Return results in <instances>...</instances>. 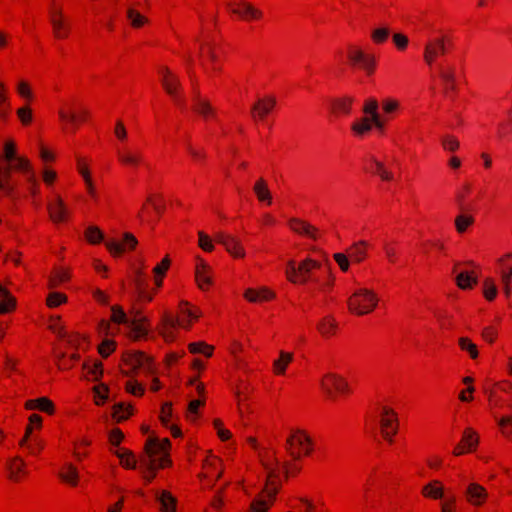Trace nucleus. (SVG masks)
Here are the masks:
<instances>
[{
	"instance_id": "f257e3e1",
	"label": "nucleus",
	"mask_w": 512,
	"mask_h": 512,
	"mask_svg": "<svg viewBox=\"0 0 512 512\" xmlns=\"http://www.w3.org/2000/svg\"><path fill=\"white\" fill-rule=\"evenodd\" d=\"M170 448L169 439L158 440L157 438H149L145 445L146 458L142 460L145 467L143 477L150 482L155 477V469L164 467L168 460V450Z\"/></svg>"
},
{
	"instance_id": "f03ea898",
	"label": "nucleus",
	"mask_w": 512,
	"mask_h": 512,
	"mask_svg": "<svg viewBox=\"0 0 512 512\" xmlns=\"http://www.w3.org/2000/svg\"><path fill=\"white\" fill-rule=\"evenodd\" d=\"M322 268L320 262L311 258H306L298 265L295 261L290 260L287 263L286 275L290 282L305 284L308 281L319 282L318 278L314 276V270Z\"/></svg>"
},
{
	"instance_id": "7ed1b4c3",
	"label": "nucleus",
	"mask_w": 512,
	"mask_h": 512,
	"mask_svg": "<svg viewBox=\"0 0 512 512\" xmlns=\"http://www.w3.org/2000/svg\"><path fill=\"white\" fill-rule=\"evenodd\" d=\"M111 311V320L116 324H123L127 326L132 338L139 339L147 335V328L144 325L146 322L145 317L136 313L133 318H129L119 306H113Z\"/></svg>"
},
{
	"instance_id": "20e7f679",
	"label": "nucleus",
	"mask_w": 512,
	"mask_h": 512,
	"mask_svg": "<svg viewBox=\"0 0 512 512\" xmlns=\"http://www.w3.org/2000/svg\"><path fill=\"white\" fill-rule=\"evenodd\" d=\"M265 469L267 470V482L263 492L269 499V502L265 497L254 499L250 505L251 512H267L278 491V486L274 481L278 477L276 468L265 464Z\"/></svg>"
},
{
	"instance_id": "39448f33",
	"label": "nucleus",
	"mask_w": 512,
	"mask_h": 512,
	"mask_svg": "<svg viewBox=\"0 0 512 512\" xmlns=\"http://www.w3.org/2000/svg\"><path fill=\"white\" fill-rule=\"evenodd\" d=\"M378 299L368 289L356 290L348 299V307L357 315L368 314L377 306Z\"/></svg>"
},
{
	"instance_id": "423d86ee",
	"label": "nucleus",
	"mask_w": 512,
	"mask_h": 512,
	"mask_svg": "<svg viewBox=\"0 0 512 512\" xmlns=\"http://www.w3.org/2000/svg\"><path fill=\"white\" fill-rule=\"evenodd\" d=\"M124 362L131 372L142 371L146 374L154 373L152 359L139 351H130L124 354Z\"/></svg>"
},
{
	"instance_id": "0eeeda50",
	"label": "nucleus",
	"mask_w": 512,
	"mask_h": 512,
	"mask_svg": "<svg viewBox=\"0 0 512 512\" xmlns=\"http://www.w3.org/2000/svg\"><path fill=\"white\" fill-rule=\"evenodd\" d=\"M312 444L311 438L302 430L293 431L286 440V450L294 461L300 460L301 450Z\"/></svg>"
},
{
	"instance_id": "6e6552de",
	"label": "nucleus",
	"mask_w": 512,
	"mask_h": 512,
	"mask_svg": "<svg viewBox=\"0 0 512 512\" xmlns=\"http://www.w3.org/2000/svg\"><path fill=\"white\" fill-rule=\"evenodd\" d=\"M229 10L244 21L261 19L263 12L245 0L228 4Z\"/></svg>"
},
{
	"instance_id": "1a4fd4ad",
	"label": "nucleus",
	"mask_w": 512,
	"mask_h": 512,
	"mask_svg": "<svg viewBox=\"0 0 512 512\" xmlns=\"http://www.w3.org/2000/svg\"><path fill=\"white\" fill-rule=\"evenodd\" d=\"M446 53V44L443 37L429 40L424 47V61L431 66L436 58Z\"/></svg>"
},
{
	"instance_id": "9d476101",
	"label": "nucleus",
	"mask_w": 512,
	"mask_h": 512,
	"mask_svg": "<svg viewBox=\"0 0 512 512\" xmlns=\"http://www.w3.org/2000/svg\"><path fill=\"white\" fill-rule=\"evenodd\" d=\"M215 240L217 243L223 245L227 252H229L232 256L244 257L245 252L240 244V241L236 237L224 232H218L215 235Z\"/></svg>"
},
{
	"instance_id": "9b49d317",
	"label": "nucleus",
	"mask_w": 512,
	"mask_h": 512,
	"mask_svg": "<svg viewBox=\"0 0 512 512\" xmlns=\"http://www.w3.org/2000/svg\"><path fill=\"white\" fill-rule=\"evenodd\" d=\"M320 384L329 397L333 396V388L337 392H346L348 390L347 382L340 376L333 373L326 374Z\"/></svg>"
},
{
	"instance_id": "f8f14e48",
	"label": "nucleus",
	"mask_w": 512,
	"mask_h": 512,
	"mask_svg": "<svg viewBox=\"0 0 512 512\" xmlns=\"http://www.w3.org/2000/svg\"><path fill=\"white\" fill-rule=\"evenodd\" d=\"M348 58L352 64H360L368 73H372L375 65L374 58L365 54L361 49L351 47Z\"/></svg>"
},
{
	"instance_id": "ddd939ff",
	"label": "nucleus",
	"mask_w": 512,
	"mask_h": 512,
	"mask_svg": "<svg viewBox=\"0 0 512 512\" xmlns=\"http://www.w3.org/2000/svg\"><path fill=\"white\" fill-rule=\"evenodd\" d=\"M276 105V99L269 96L265 99H259L252 107L251 114L255 120H263Z\"/></svg>"
},
{
	"instance_id": "4468645a",
	"label": "nucleus",
	"mask_w": 512,
	"mask_h": 512,
	"mask_svg": "<svg viewBox=\"0 0 512 512\" xmlns=\"http://www.w3.org/2000/svg\"><path fill=\"white\" fill-rule=\"evenodd\" d=\"M289 227L295 233L300 235H304L310 239L317 240L318 239V230L316 227L312 226L306 221H303L298 218H291L289 220Z\"/></svg>"
},
{
	"instance_id": "2eb2a0df",
	"label": "nucleus",
	"mask_w": 512,
	"mask_h": 512,
	"mask_svg": "<svg viewBox=\"0 0 512 512\" xmlns=\"http://www.w3.org/2000/svg\"><path fill=\"white\" fill-rule=\"evenodd\" d=\"M162 335L166 341H173L175 338L174 330L179 325L184 328L189 327V322L186 324L184 320L176 319L168 314H165L162 319Z\"/></svg>"
},
{
	"instance_id": "dca6fc26",
	"label": "nucleus",
	"mask_w": 512,
	"mask_h": 512,
	"mask_svg": "<svg viewBox=\"0 0 512 512\" xmlns=\"http://www.w3.org/2000/svg\"><path fill=\"white\" fill-rule=\"evenodd\" d=\"M381 434L385 440L391 443V435L389 429L397 426V418L395 412L387 407L382 409V418L380 420Z\"/></svg>"
},
{
	"instance_id": "f3484780",
	"label": "nucleus",
	"mask_w": 512,
	"mask_h": 512,
	"mask_svg": "<svg viewBox=\"0 0 512 512\" xmlns=\"http://www.w3.org/2000/svg\"><path fill=\"white\" fill-rule=\"evenodd\" d=\"M12 165H7L0 169V190L8 197L15 199L17 197L16 187L11 182Z\"/></svg>"
},
{
	"instance_id": "a211bd4d",
	"label": "nucleus",
	"mask_w": 512,
	"mask_h": 512,
	"mask_svg": "<svg viewBox=\"0 0 512 512\" xmlns=\"http://www.w3.org/2000/svg\"><path fill=\"white\" fill-rule=\"evenodd\" d=\"M372 124L379 129L383 128L384 122L380 118L379 114L374 115L372 118L364 117L360 121L353 123L352 130L358 135H363L372 129Z\"/></svg>"
},
{
	"instance_id": "6ab92c4d",
	"label": "nucleus",
	"mask_w": 512,
	"mask_h": 512,
	"mask_svg": "<svg viewBox=\"0 0 512 512\" xmlns=\"http://www.w3.org/2000/svg\"><path fill=\"white\" fill-rule=\"evenodd\" d=\"M467 500L473 505H481L487 497V492L481 485L471 483L465 490Z\"/></svg>"
},
{
	"instance_id": "aec40b11",
	"label": "nucleus",
	"mask_w": 512,
	"mask_h": 512,
	"mask_svg": "<svg viewBox=\"0 0 512 512\" xmlns=\"http://www.w3.org/2000/svg\"><path fill=\"white\" fill-rule=\"evenodd\" d=\"M48 211L53 222H62L66 218L67 210L63 200L57 196L55 200L48 204Z\"/></svg>"
},
{
	"instance_id": "412c9836",
	"label": "nucleus",
	"mask_w": 512,
	"mask_h": 512,
	"mask_svg": "<svg viewBox=\"0 0 512 512\" xmlns=\"http://www.w3.org/2000/svg\"><path fill=\"white\" fill-rule=\"evenodd\" d=\"M117 157L120 163L126 166L136 167L142 163V155L140 152H134L131 150H117Z\"/></svg>"
},
{
	"instance_id": "4be33fe9",
	"label": "nucleus",
	"mask_w": 512,
	"mask_h": 512,
	"mask_svg": "<svg viewBox=\"0 0 512 512\" xmlns=\"http://www.w3.org/2000/svg\"><path fill=\"white\" fill-rule=\"evenodd\" d=\"M209 269V266L203 260L198 261L196 265V280L201 289H205L206 286L211 284Z\"/></svg>"
},
{
	"instance_id": "5701e85b",
	"label": "nucleus",
	"mask_w": 512,
	"mask_h": 512,
	"mask_svg": "<svg viewBox=\"0 0 512 512\" xmlns=\"http://www.w3.org/2000/svg\"><path fill=\"white\" fill-rule=\"evenodd\" d=\"M25 408L28 410L39 409V410L49 413V414H52L54 411L53 403L46 397L28 400L25 403Z\"/></svg>"
},
{
	"instance_id": "b1692460",
	"label": "nucleus",
	"mask_w": 512,
	"mask_h": 512,
	"mask_svg": "<svg viewBox=\"0 0 512 512\" xmlns=\"http://www.w3.org/2000/svg\"><path fill=\"white\" fill-rule=\"evenodd\" d=\"M253 190L260 202H266L267 204L272 203V196L268 189L267 182L263 178H259L254 187Z\"/></svg>"
},
{
	"instance_id": "393cba45",
	"label": "nucleus",
	"mask_w": 512,
	"mask_h": 512,
	"mask_svg": "<svg viewBox=\"0 0 512 512\" xmlns=\"http://www.w3.org/2000/svg\"><path fill=\"white\" fill-rule=\"evenodd\" d=\"M50 23L52 25L54 36H61V31L65 28V19L61 9L53 8L51 10Z\"/></svg>"
},
{
	"instance_id": "a878e982",
	"label": "nucleus",
	"mask_w": 512,
	"mask_h": 512,
	"mask_svg": "<svg viewBox=\"0 0 512 512\" xmlns=\"http://www.w3.org/2000/svg\"><path fill=\"white\" fill-rule=\"evenodd\" d=\"M156 500L160 503L162 512H175L176 499L168 491L157 493Z\"/></svg>"
},
{
	"instance_id": "bb28decb",
	"label": "nucleus",
	"mask_w": 512,
	"mask_h": 512,
	"mask_svg": "<svg viewBox=\"0 0 512 512\" xmlns=\"http://www.w3.org/2000/svg\"><path fill=\"white\" fill-rule=\"evenodd\" d=\"M0 298L3 300L0 302V314L10 312L15 307V299L11 296L9 291L2 286L0 283Z\"/></svg>"
},
{
	"instance_id": "cd10ccee",
	"label": "nucleus",
	"mask_w": 512,
	"mask_h": 512,
	"mask_svg": "<svg viewBox=\"0 0 512 512\" xmlns=\"http://www.w3.org/2000/svg\"><path fill=\"white\" fill-rule=\"evenodd\" d=\"M455 281L460 289L466 290L477 284V277L468 271H462L456 275Z\"/></svg>"
},
{
	"instance_id": "c85d7f7f",
	"label": "nucleus",
	"mask_w": 512,
	"mask_h": 512,
	"mask_svg": "<svg viewBox=\"0 0 512 512\" xmlns=\"http://www.w3.org/2000/svg\"><path fill=\"white\" fill-rule=\"evenodd\" d=\"M162 85L165 91L172 96L177 102H180L178 97V90L181 86L177 76H171L170 78L162 79Z\"/></svg>"
},
{
	"instance_id": "c756f323",
	"label": "nucleus",
	"mask_w": 512,
	"mask_h": 512,
	"mask_svg": "<svg viewBox=\"0 0 512 512\" xmlns=\"http://www.w3.org/2000/svg\"><path fill=\"white\" fill-rule=\"evenodd\" d=\"M194 110L203 117L214 116V109L210 103L202 99L198 93L194 97Z\"/></svg>"
},
{
	"instance_id": "7c9ffc66",
	"label": "nucleus",
	"mask_w": 512,
	"mask_h": 512,
	"mask_svg": "<svg viewBox=\"0 0 512 512\" xmlns=\"http://www.w3.org/2000/svg\"><path fill=\"white\" fill-rule=\"evenodd\" d=\"M366 242L365 241H359L354 243L349 249H348V255L349 257L355 261V262H361L366 257Z\"/></svg>"
},
{
	"instance_id": "2f4dec72",
	"label": "nucleus",
	"mask_w": 512,
	"mask_h": 512,
	"mask_svg": "<svg viewBox=\"0 0 512 512\" xmlns=\"http://www.w3.org/2000/svg\"><path fill=\"white\" fill-rule=\"evenodd\" d=\"M16 161L15 165L13 166V169L23 171L27 175L28 182H35V174L33 170L30 167V163L27 159L16 157L14 159Z\"/></svg>"
},
{
	"instance_id": "473e14b6",
	"label": "nucleus",
	"mask_w": 512,
	"mask_h": 512,
	"mask_svg": "<svg viewBox=\"0 0 512 512\" xmlns=\"http://www.w3.org/2000/svg\"><path fill=\"white\" fill-rule=\"evenodd\" d=\"M467 211H461L455 218V228L458 233H464L468 226L474 222V218L471 215L466 214Z\"/></svg>"
},
{
	"instance_id": "72a5a7b5",
	"label": "nucleus",
	"mask_w": 512,
	"mask_h": 512,
	"mask_svg": "<svg viewBox=\"0 0 512 512\" xmlns=\"http://www.w3.org/2000/svg\"><path fill=\"white\" fill-rule=\"evenodd\" d=\"M293 360V355L291 353H286L284 351L280 352L279 359H276L273 363L274 371L277 374H283L287 365Z\"/></svg>"
},
{
	"instance_id": "f704fd0d",
	"label": "nucleus",
	"mask_w": 512,
	"mask_h": 512,
	"mask_svg": "<svg viewBox=\"0 0 512 512\" xmlns=\"http://www.w3.org/2000/svg\"><path fill=\"white\" fill-rule=\"evenodd\" d=\"M422 493L434 499H440L443 497V488L439 486L438 481H432L423 487Z\"/></svg>"
},
{
	"instance_id": "c9c22d12",
	"label": "nucleus",
	"mask_w": 512,
	"mask_h": 512,
	"mask_svg": "<svg viewBox=\"0 0 512 512\" xmlns=\"http://www.w3.org/2000/svg\"><path fill=\"white\" fill-rule=\"evenodd\" d=\"M115 454L125 468L134 469L136 467V460L131 451L127 449H120L116 451Z\"/></svg>"
},
{
	"instance_id": "e433bc0d",
	"label": "nucleus",
	"mask_w": 512,
	"mask_h": 512,
	"mask_svg": "<svg viewBox=\"0 0 512 512\" xmlns=\"http://www.w3.org/2000/svg\"><path fill=\"white\" fill-rule=\"evenodd\" d=\"M25 462L20 457L13 458L7 465V468L10 472V478L17 481L18 474L23 472Z\"/></svg>"
},
{
	"instance_id": "4c0bfd02",
	"label": "nucleus",
	"mask_w": 512,
	"mask_h": 512,
	"mask_svg": "<svg viewBox=\"0 0 512 512\" xmlns=\"http://www.w3.org/2000/svg\"><path fill=\"white\" fill-rule=\"evenodd\" d=\"M66 469H67L66 472L59 473V477L63 481L71 484L72 486H75L77 484V480L79 477L77 469L72 464H68L66 466Z\"/></svg>"
},
{
	"instance_id": "58836bf2",
	"label": "nucleus",
	"mask_w": 512,
	"mask_h": 512,
	"mask_svg": "<svg viewBox=\"0 0 512 512\" xmlns=\"http://www.w3.org/2000/svg\"><path fill=\"white\" fill-rule=\"evenodd\" d=\"M189 351L193 354H204L206 357H210L213 352V347L206 344L205 342H194L190 343Z\"/></svg>"
},
{
	"instance_id": "ea45409f",
	"label": "nucleus",
	"mask_w": 512,
	"mask_h": 512,
	"mask_svg": "<svg viewBox=\"0 0 512 512\" xmlns=\"http://www.w3.org/2000/svg\"><path fill=\"white\" fill-rule=\"evenodd\" d=\"M439 76L443 81V84H448V88H453V82L456 81V75L453 67L444 68L442 66L439 67Z\"/></svg>"
},
{
	"instance_id": "a19ab883",
	"label": "nucleus",
	"mask_w": 512,
	"mask_h": 512,
	"mask_svg": "<svg viewBox=\"0 0 512 512\" xmlns=\"http://www.w3.org/2000/svg\"><path fill=\"white\" fill-rule=\"evenodd\" d=\"M127 18L130 20L131 25L134 28H139L143 26L148 20L143 15H141L138 11L133 8L127 9Z\"/></svg>"
},
{
	"instance_id": "79ce46f5",
	"label": "nucleus",
	"mask_w": 512,
	"mask_h": 512,
	"mask_svg": "<svg viewBox=\"0 0 512 512\" xmlns=\"http://www.w3.org/2000/svg\"><path fill=\"white\" fill-rule=\"evenodd\" d=\"M483 294L488 301L495 299L497 295V287L491 278H486L483 282Z\"/></svg>"
},
{
	"instance_id": "37998d69",
	"label": "nucleus",
	"mask_w": 512,
	"mask_h": 512,
	"mask_svg": "<svg viewBox=\"0 0 512 512\" xmlns=\"http://www.w3.org/2000/svg\"><path fill=\"white\" fill-rule=\"evenodd\" d=\"M462 443L468 450H473L478 444V437L476 433L472 429L465 430Z\"/></svg>"
},
{
	"instance_id": "c03bdc74",
	"label": "nucleus",
	"mask_w": 512,
	"mask_h": 512,
	"mask_svg": "<svg viewBox=\"0 0 512 512\" xmlns=\"http://www.w3.org/2000/svg\"><path fill=\"white\" fill-rule=\"evenodd\" d=\"M390 35V29L388 27H379L372 31L371 38L376 44L384 43Z\"/></svg>"
},
{
	"instance_id": "a18cd8bd",
	"label": "nucleus",
	"mask_w": 512,
	"mask_h": 512,
	"mask_svg": "<svg viewBox=\"0 0 512 512\" xmlns=\"http://www.w3.org/2000/svg\"><path fill=\"white\" fill-rule=\"evenodd\" d=\"M501 281L503 283V291L506 296L510 295L509 283L512 278V266H504L500 272Z\"/></svg>"
},
{
	"instance_id": "49530a36",
	"label": "nucleus",
	"mask_w": 512,
	"mask_h": 512,
	"mask_svg": "<svg viewBox=\"0 0 512 512\" xmlns=\"http://www.w3.org/2000/svg\"><path fill=\"white\" fill-rule=\"evenodd\" d=\"M85 236L87 240L92 244L100 243L104 238L103 233L96 226H89L86 229Z\"/></svg>"
},
{
	"instance_id": "de8ad7c7",
	"label": "nucleus",
	"mask_w": 512,
	"mask_h": 512,
	"mask_svg": "<svg viewBox=\"0 0 512 512\" xmlns=\"http://www.w3.org/2000/svg\"><path fill=\"white\" fill-rule=\"evenodd\" d=\"M459 346L463 351H466L470 354L471 358L475 359L478 356L477 346L471 342L470 339L466 337H461L459 339Z\"/></svg>"
},
{
	"instance_id": "09e8293b",
	"label": "nucleus",
	"mask_w": 512,
	"mask_h": 512,
	"mask_svg": "<svg viewBox=\"0 0 512 512\" xmlns=\"http://www.w3.org/2000/svg\"><path fill=\"white\" fill-rule=\"evenodd\" d=\"M336 328V322L330 318L326 317L324 318L319 324H318V330L322 335H329L333 332V330Z\"/></svg>"
},
{
	"instance_id": "8fccbe9b",
	"label": "nucleus",
	"mask_w": 512,
	"mask_h": 512,
	"mask_svg": "<svg viewBox=\"0 0 512 512\" xmlns=\"http://www.w3.org/2000/svg\"><path fill=\"white\" fill-rule=\"evenodd\" d=\"M130 407H126L124 403H117L113 407V416L118 420H125L129 415Z\"/></svg>"
},
{
	"instance_id": "3c124183",
	"label": "nucleus",
	"mask_w": 512,
	"mask_h": 512,
	"mask_svg": "<svg viewBox=\"0 0 512 512\" xmlns=\"http://www.w3.org/2000/svg\"><path fill=\"white\" fill-rule=\"evenodd\" d=\"M67 300V297L62 294V293H58V292H52L49 294L48 298H47V304L49 307H57L58 305L66 302Z\"/></svg>"
},
{
	"instance_id": "603ef678",
	"label": "nucleus",
	"mask_w": 512,
	"mask_h": 512,
	"mask_svg": "<svg viewBox=\"0 0 512 512\" xmlns=\"http://www.w3.org/2000/svg\"><path fill=\"white\" fill-rule=\"evenodd\" d=\"M363 112L365 114L370 115V118L374 117V115H378L379 113H378L377 100L374 98H370V99L366 100L364 107H363Z\"/></svg>"
},
{
	"instance_id": "864d4df0",
	"label": "nucleus",
	"mask_w": 512,
	"mask_h": 512,
	"mask_svg": "<svg viewBox=\"0 0 512 512\" xmlns=\"http://www.w3.org/2000/svg\"><path fill=\"white\" fill-rule=\"evenodd\" d=\"M88 374L93 377L94 381H97L103 374L102 363L97 361L93 365H85Z\"/></svg>"
},
{
	"instance_id": "5fc2aeb1",
	"label": "nucleus",
	"mask_w": 512,
	"mask_h": 512,
	"mask_svg": "<svg viewBox=\"0 0 512 512\" xmlns=\"http://www.w3.org/2000/svg\"><path fill=\"white\" fill-rule=\"evenodd\" d=\"M88 374L93 377L94 381H97L103 374L102 363L97 361L93 365H85Z\"/></svg>"
},
{
	"instance_id": "6e6d98bb",
	"label": "nucleus",
	"mask_w": 512,
	"mask_h": 512,
	"mask_svg": "<svg viewBox=\"0 0 512 512\" xmlns=\"http://www.w3.org/2000/svg\"><path fill=\"white\" fill-rule=\"evenodd\" d=\"M96 404H102L108 398V387L104 384L94 387Z\"/></svg>"
},
{
	"instance_id": "4d7b16f0",
	"label": "nucleus",
	"mask_w": 512,
	"mask_h": 512,
	"mask_svg": "<svg viewBox=\"0 0 512 512\" xmlns=\"http://www.w3.org/2000/svg\"><path fill=\"white\" fill-rule=\"evenodd\" d=\"M198 236H199V246L204 251H207V252L212 251L213 248H214V245H213L212 240L210 239V237L208 235H206L202 231L198 232Z\"/></svg>"
},
{
	"instance_id": "13d9d810",
	"label": "nucleus",
	"mask_w": 512,
	"mask_h": 512,
	"mask_svg": "<svg viewBox=\"0 0 512 512\" xmlns=\"http://www.w3.org/2000/svg\"><path fill=\"white\" fill-rule=\"evenodd\" d=\"M498 424L505 436L512 437V430L510 429V427H512V416H506L499 419Z\"/></svg>"
},
{
	"instance_id": "bf43d9fd",
	"label": "nucleus",
	"mask_w": 512,
	"mask_h": 512,
	"mask_svg": "<svg viewBox=\"0 0 512 512\" xmlns=\"http://www.w3.org/2000/svg\"><path fill=\"white\" fill-rule=\"evenodd\" d=\"M31 440V443L27 442L23 447H26L30 454L36 455L43 448L44 443L37 437H32Z\"/></svg>"
},
{
	"instance_id": "052dcab7",
	"label": "nucleus",
	"mask_w": 512,
	"mask_h": 512,
	"mask_svg": "<svg viewBox=\"0 0 512 512\" xmlns=\"http://www.w3.org/2000/svg\"><path fill=\"white\" fill-rule=\"evenodd\" d=\"M172 416V405L171 403H164L161 408L160 420L162 424L166 427L168 426V422L170 417Z\"/></svg>"
},
{
	"instance_id": "680f3d73",
	"label": "nucleus",
	"mask_w": 512,
	"mask_h": 512,
	"mask_svg": "<svg viewBox=\"0 0 512 512\" xmlns=\"http://www.w3.org/2000/svg\"><path fill=\"white\" fill-rule=\"evenodd\" d=\"M459 145V141L452 136H446L442 139V146L445 150L456 151L459 148Z\"/></svg>"
},
{
	"instance_id": "e2e57ef3",
	"label": "nucleus",
	"mask_w": 512,
	"mask_h": 512,
	"mask_svg": "<svg viewBox=\"0 0 512 512\" xmlns=\"http://www.w3.org/2000/svg\"><path fill=\"white\" fill-rule=\"evenodd\" d=\"M352 101H353L352 98H345V99L337 100L334 104L335 109H337L338 111L343 112L345 114H348L351 109Z\"/></svg>"
},
{
	"instance_id": "0e129e2a",
	"label": "nucleus",
	"mask_w": 512,
	"mask_h": 512,
	"mask_svg": "<svg viewBox=\"0 0 512 512\" xmlns=\"http://www.w3.org/2000/svg\"><path fill=\"white\" fill-rule=\"evenodd\" d=\"M373 161L375 163L376 173L381 177V179L387 180V181L393 179V174L385 169L383 163H381L380 161H377V160H373Z\"/></svg>"
},
{
	"instance_id": "69168bd1",
	"label": "nucleus",
	"mask_w": 512,
	"mask_h": 512,
	"mask_svg": "<svg viewBox=\"0 0 512 512\" xmlns=\"http://www.w3.org/2000/svg\"><path fill=\"white\" fill-rule=\"evenodd\" d=\"M114 347L115 343L112 340L106 339L102 342L101 346L99 347V353L103 357H108L110 353L114 350Z\"/></svg>"
},
{
	"instance_id": "338daca9",
	"label": "nucleus",
	"mask_w": 512,
	"mask_h": 512,
	"mask_svg": "<svg viewBox=\"0 0 512 512\" xmlns=\"http://www.w3.org/2000/svg\"><path fill=\"white\" fill-rule=\"evenodd\" d=\"M105 245H106L107 249L110 251V253L114 256H118V255L122 254L123 251L125 250L123 245L119 244L116 241H107L105 243Z\"/></svg>"
},
{
	"instance_id": "774afa93",
	"label": "nucleus",
	"mask_w": 512,
	"mask_h": 512,
	"mask_svg": "<svg viewBox=\"0 0 512 512\" xmlns=\"http://www.w3.org/2000/svg\"><path fill=\"white\" fill-rule=\"evenodd\" d=\"M126 389L129 393L135 396H140L144 393L143 386L134 381H128L126 383Z\"/></svg>"
}]
</instances>
